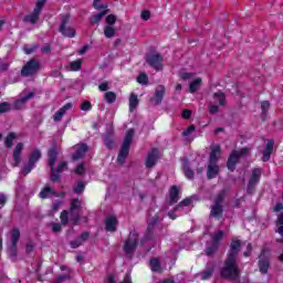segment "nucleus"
<instances>
[{
    "label": "nucleus",
    "instance_id": "nucleus-6",
    "mask_svg": "<svg viewBox=\"0 0 283 283\" xmlns=\"http://www.w3.org/2000/svg\"><path fill=\"white\" fill-rule=\"evenodd\" d=\"M70 14L62 15V22L60 24L59 31L63 36H66L67 39H74L76 36V30L74 28L70 27Z\"/></svg>",
    "mask_w": 283,
    "mask_h": 283
},
{
    "label": "nucleus",
    "instance_id": "nucleus-30",
    "mask_svg": "<svg viewBox=\"0 0 283 283\" xmlns=\"http://www.w3.org/2000/svg\"><path fill=\"white\" fill-rule=\"evenodd\" d=\"M14 140H17V133H9L4 139L7 149H12Z\"/></svg>",
    "mask_w": 283,
    "mask_h": 283
},
{
    "label": "nucleus",
    "instance_id": "nucleus-8",
    "mask_svg": "<svg viewBox=\"0 0 283 283\" xmlns=\"http://www.w3.org/2000/svg\"><path fill=\"white\" fill-rule=\"evenodd\" d=\"M163 55L160 53H150L146 56V63L157 72L163 70Z\"/></svg>",
    "mask_w": 283,
    "mask_h": 283
},
{
    "label": "nucleus",
    "instance_id": "nucleus-24",
    "mask_svg": "<svg viewBox=\"0 0 283 283\" xmlns=\"http://www.w3.org/2000/svg\"><path fill=\"white\" fill-rule=\"evenodd\" d=\"M49 156V165L51 167V171L54 169V165H56V158H59V153H56V148H51L48 153Z\"/></svg>",
    "mask_w": 283,
    "mask_h": 283
},
{
    "label": "nucleus",
    "instance_id": "nucleus-29",
    "mask_svg": "<svg viewBox=\"0 0 283 283\" xmlns=\"http://www.w3.org/2000/svg\"><path fill=\"white\" fill-rule=\"evenodd\" d=\"M191 202H193V197L186 198L174 208V211H182L185 207H189Z\"/></svg>",
    "mask_w": 283,
    "mask_h": 283
},
{
    "label": "nucleus",
    "instance_id": "nucleus-55",
    "mask_svg": "<svg viewBox=\"0 0 283 283\" xmlns=\"http://www.w3.org/2000/svg\"><path fill=\"white\" fill-rule=\"evenodd\" d=\"M196 132V126L190 125L186 130L182 132V136H191Z\"/></svg>",
    "mask_w": 283,
    "mask_h": 283
},
{
    "label": "nucleus",
    "instance_id": "nucleus-45",
    "mask_svg": "<svg viewBox=\"0 0 283 283\" xmlns=\"http://www.w3.org/2000/svg\"><path fill=\"white\" fill-rule=\"evenodd\" d=\"M74 193L81 196L85 191V184L83 181L77 182L76 187L73 189Z\"/></svg>",
    "mask_w": 283,
    "mask_h": 283
},
{
    "label": "nucleus",
    "instance_id": "nucleus-60",
    "mask_svg": "<svg viewBox=\"0 0 283 283\" xmlns=\"http://www.w3.org/2000/svg\"><path fill=\"white\" fill-rule=\"evenodd\" d=\"M33 168H34V164L29 161L28 165L23 169V175L28 176V174H30V171H32Z\"/></svg>",
    "mask_w": 283,
    "mask_h": 283
},
{
    "label": "nucleus",
    "instance_id": "nucleus-26",
    "mask_svg": "<svg viewBox=\"0 0 283 283\" xmlns=\"http://www.w3.org/2000/svg\"><path fill=\"white\" fill-rule=\"evenodd\" d=\"M51 196H54L55 198H59V192L54 191L51 187H45L40 192V198L45 200V198H49Z\"/></svg>",
    "mask_w": 283,
    "mask_h": 283
},
{
    "label": "nucleus",
    "instance_id": "nucleus-57",
    "mask_svg": "<svg viewBox=\"0 0 283 283\" xmlns=\"http://www.w3.org/2000/svg\"><path fill=\"white\" fill-rule=\"evenodd\" d=\"M81 244H83V243H82V241H81L80 238H77V239L71 241V243H70V245H71L72 249H78V247H81Z\"/></svg>",
    "mask_w": 283,
    "mask_h": 283
},
{
    "label": "nucleus",
    "instance_id": "nucleus-11",
    "mask_svg": "<svg viewBox=\"0 0 283 283\" xmlns=\"http://www.w3.org/2000/svg\"><path fill=\"white\" fill-rule=\"evenodd\" d=\"M167 90L165 88V85H158L155 90L154 96L150 98V103L153 105H160L163 103V98H165Z\"/></svg>",
    "mask_w": 283,
    "mask_h": 283
},
{
    "label": "nucleus",
    "instance_id": "nucleus-56",
    "mask_svg": "<svg viewBox=\"0 0 283 283\" xmlns=\"http://www.w3.org/2000/svg\"><path fill=\"white\" fill-rule=\"evenodd\" d=\"M51 180L52 182H59V180H61V175L59 172H54V169L51 170Z\"/></svg>",
    "mask_w": 283,
    "mask_h": 283
},
{
    "label": "nucleus",
    "instance_id": "nucleus-10",
    "mask_svg": "<svg viewBox=\"0 0 283 283\" xmlns=\"http://www.w3.org/2000/svg\"><path fill=\"white\" fill-rule=\"evenodd\" d=\"M136 247H138V235L130 232L128 239L124 243V251L127 253V255H132L134 251H136Z\"/></svg>",
    "mask_w": 283,
    "mask_h": 283
},
{
    "label": "nucleus",
    "instance_id": "nucleus-47",
    "mask_svg": "<svg viewBox=\"0 0 283 283\" xmlns=\"http://www.w3.org/2000/svg\"><path fill=\"white\" fill-rule=\"evenodd\" d=\"M46 2L48 0H38L33 10L40 12L41 14V12H43V7L45 6Z\"/></svg>",
    "mask_w": 283,
    "mask_h": 283
},
{
    "label": "nucleus",
    "instance_id": "nucleus-23",
    "mask_svg": "<svg viewBox=\"0 0 283 283\" xmlns=\"http://www.w3.org/2000/svg\"><path fill=\"white\" fill-rule=\"evenodd\" d=\"M178 200H180V190H178L177 186H172L170 188V201L169 205H176V202H178Z\"/></svg>",
    "mask_w": 283,
    "mask_h": 283
},
{
    "label": "nucleus",
    "instance_id": "nucleus-50",
    "mask_svg": "<svg viewBox=\"0 0 283 283\" xmlns=\"http://www.w3.org/2000/svg\"><path fill=\"white\" fill-rule=\"evenodd\" d=\"M80 109L82 112H90L92 109V103L90 101H85L80 105Z\"/></svg>",
    "mask_w": 283,
    "mask_h": 283
},
{
    "label": "nucleus",
    "instance_id": "nucleus-19",
    "mask_svg": "<svg viewBox=\"0 0 283 283\" xmlns=\"http://www.w3.org/2000/svg\"><path fill=\"white\" fill-rule=\"evenodd\" d=\"M223 212H224V210H223L222 206L213 203L210 207V217L211 218H217V220H220V218H222Z\"/></svg>",
    "mask_w": 283,
    "mask_h": 283
},
{
    "label": "nucleus",
    "instance_id": "nucleus-39",
    "mask_svg": "<svg viewBox=\"0 0 283 283\" xmlns=\"http://www.w3.org/2000/svg\"><path fill=\"white\" fill-rule=\"evenodd\" d=\"M104 98L106 101V103H108L109 105H113V103H116V93L109 91L106 92L104 95Z\"/></svg>",
    "mask_w": 283,
    "mask_h": 283
},
{
    "label": "nucleus",
    "instance_id": "nucleus-44",
    "mask_svg": "<svg viewBox=\"0 0 283 283\" xmlns=\"http://www.w3.org/2000/svg\"><path fill=\"white\" fill-rule=\"evenodd\" d=\"M137 83L140 85H147L149 83V77L145 73H140L137 77Z\"/></svg>",
    "mask_w": 283,
    "mask_h": 283
},
{
    "label": "nucleus",
    "instance_id": "nucleus-51",
    "mask_svg": "<svg viewBox=\"0 0 283 283\" xmlns=\"http://www.w3.org/2000/svg\"><path fill=\"white\" fill-rule=\"evenodd\" d=\"M25 103L27 102L23 99V97L18 99V101H15L13 103V109H23V105H25Z\"/></svg>",
    "mask_w": 283,
    "mask_h": 283
},
{
    "label": "nucleus",
    "instance_id": "nucleus-25",
    "mask_svg": "<svg viewBox=\"0 0 283 283\" xmlns=\"http://www.w3.org/2000/svg\"><path fill=\"white\" fill-rule=\"evenodd\" d=\"M262 255H264V252H262V254L260 256L261 259L259 261V269H260L261 273L266 274V273H269V266H271V264L269 262V259H264V258H262Z\"/></svg>",
    "mask_w": 283,
    "mask_h": 283
},
{
    "label": "nucleus",
    "instance_id": "nucleus-34",
    "mask_svg": "<svg viewBox=\"0 0 283 283\" xmlns=\"http://www.w3.org/2000/svg\"><path fill=\"white\" fill-rule=\"evenodd\" d=\"M138 107V96L134 93L129 97V112H134Z\"/></svg>",
    "mask_w": 283,
    "mask_h": 283
},
{
    "label": "nucleus",
    "instance_id": "nucleus-49",
    "mask_svg": "<svg viewBox=\"0 0 283 283\" xmlns=\"http://www.w3.org/2000/svg\"><path fill=\"white\" fill-rule=\"evenodd\" d=\"M10 109H11L10 103L8 102L0 103V114H6L7 112H10Z\"/></svg>",
    "mask_w": 283,
    "mask_h": 283
},
{
    "label": "nucleus",
    "instance_id": "nucleus-58",
    "mask_svg": "<svg viewBox=\"0 0 283 283\" xmlns=\"http://www.w3.org/2000/svg\"><path fill=\"white\" fill-rule=\"evenodd\" d=\"M67 280H72V276H70V274H62V275L57 276L56 282L63 283Z\"/></svg>",
    "mask_w": 283,
    "mask_h": 283
},
{
    "label": "nucleus",
    "instance_id": "nucleus-61",
    "mask_svg": "<svg viewBox=\"0 0 283 283\" xmlns=\"http://www.w3.org/2000/svg\"><path fill=\"white\" fill-rule=\"evenodd\" d=\"M75 174H77V176H83V174H85V165L80 164L75 169Z\"/></svg>",
    "mask_w": 283,
    "mask_h": 283
},
{
    "label": "nucleus",
    "instance_id": "nucleus-48",
    "mask_svg": "<svg viewBox=\"0 0 283 283\" xmlns=\"http://www.w3.org/2000/svg\"><path fill=\"white\" fill-rule=\"evenodd\" d=\"M116 24V15L109 14L106 17V25H109L111 28H114Z\"/></svg>",
    "mask_w": 283,
    "mask_h": 283
},
{
    "label": "nucleus",
    "instance_id": "nucleus-64",
    "mask_svg": "<svg viewBox=\"0 0 283 283\" xmlns=\"http://www.w3.org/2000/svg\"><path fill=\"white\" fill-rule=\"evenodd\" d=\"M35 94L36 93L34 91H32V92L28 93L24 97H22V99H24V102L28 103V101L34 98Z\"/></svg>",
    "mask_w": 283,
    "mask_h": 283
},
{
    "label": "nucleus",
    "instance_id": "nucleus-53",
    "mask_svg": "<svg viewBox=\"0 0 283 283\" xmlns=\"http://www.w3.org/2000/svg\"><path fill=\"white\" fill-rule=\"evenodd\" d=\"M218 251V245L216 243H212L211 247H208L206 249V255H213Z\"/></svg>",
    "mask_w": 283,
    "mask_h": 283
},
{
    "label": "nucleus",
    "instance_id": "nucleus-3",
    "mask_svg": "<svg viewBox=\"0 0 283 283\" xmlns=\"http://www.w3.org/2000/svg\"><path fill=\"white\" fill-rule=\"evenodd\" d=\"M134 134H135L134 128L128 129L126 133L124 143L122 145V148L117 157V163L119 165H124L125 160H127V156H129V147L132 145V140H134Z\"/></svg>",
    "mask_w": 283,
    "mask_h": 283
},
{
    "label": "nucleus",
    "instance_id": "nucleus-35",
    "mask_svg": "<svg viewBox=\"0 0 283 283\" xmlns=\"http://www.w3.org/2000/svg\"><path fill=\"white\" fill-rule=\"evenodd\" d=\"M224 198H227V190L219 191L214 198L213 205L222 206V202H224Z\"/></svg>",
    "mask_w": 283,
    "mask_h": 283
},
{
    "label": "nucleus",
    "instance_id": "nucleus-18",
    "mask_svg": "<svg viewBox=\"0 0 283 283\" xmlns=\"http://www.w3.org/2000/svg\"><path fill=\"white\" fill-rule=\"evenodd\" d=\"M218 174H220V167L216 164L209 163L208 169H207L208 180H213V178L218 177Z\"/></svg>",
    "mask_w": 283,
    "mask_h": 283
},
{
    "label": "nucleus",
    "instance_id": "nucleus-28",
    "mask_svg": "<svg viewBox=\"0 0 283 283\" xmlns=\"http://www.w3.org/2000/svg\"><path fill=\"white\" fill-rule=\"evenodd\" d=\"M109 12V10L102 11L99 13H96L91 18V25H98L101 21H103V17H105Z\"/></svg>",
    "mask_w": 283,
    "mask_h": 283
},
{
    "label": "nucleus",
    "instance_id": "nucleus-31",
    "mask_svg": "<svg viewBox=\"0 0 283 283\" xmlns=\"http://www.w3.org/2000/svg\"><path fill=\"white\" fill-rule=\"evenodd\" d=\"M150 269L154 273H163V268L160 266V261L156 258L150 260Z\"/></svg>",
    "mask_w": 283,
    "mask_h": 283
},
{
    "label": "nucleus",
    "instance_id": "nucleus-12",
    "mask_svg": "<svg viewBox=\"0 0 283 283\" xmlns=\"http://www.w3.org/2000/svg\"><path fill=\"white\" fill-rule=\"evenodd\" d=\"M74 149V154L72 156L73 160H81V158L85 157V154H87V149L88 147L86 146V144H77L73 147Z\"/></svg>",
    "mask_w": 283,
    "mask_h": 283
},
{
    "label": "nucleus",
    "instance_id": "nucleus-54",
    "mask_svg": "<svg viewBox=\"0 0 283 283\" xmlns=\"http://www.w3.org/2000/svg\"><path fill=\"white\" fill-rule=\"evenodd\" d=\"M93 7L95 10H105L107 8V4H101V0H94Z\"/></svg>",
    "mask_w": 283,
    "mask_h": 283
},
{
    "label": "nucleus",
    "instance_id": "nucleus-20",
    "mask_svg": "<svg viewBox=\"0 0 283 283\" xmlns=\"http://www.w3.org/2000/svg\"><path fill=\"white\" fill-rule=\"evenodd\" d=\"M210 149H211V153L209 157V163L216 164L218 163V156H220V151H221L220 145H212Z\"/></svg>",
    "mask_w": 283,
    "mask_h": 283
},
{
    "label": "nucleus",
    "instance_id": "nucleus-15",
    "mask_svg": "<svg viewBox=\"0 0 283 283\" xmlns=\"http://www.w3.org/2000/svg\"><path fill=\"white\" fill-rule=\"evenodd\" d=\"M40 17H41V13L33 9L31 13L27 14L23 18V23H30L31 25H36V23H39Z\"/></svg>",
    "mask_w": 283,
    "mask_h": 283
},
{
    "label": "nucleus",
    "instance_id": "nucleus-37",
    "mask_svg": "<svg viewBox=\"0 0 283 283\" xmlns=\"http://www.w3.org/2000/svg\"><path fill=\"white\" fill-rule=\"evenodd\" d=\"M60 220L62 227H67V223L70 222V211L63 210L60 214Z\"/></svg>",
    "mask_w": 283,
    "mask_h": 283
},
{
    "label": "nucleus",
    "instance_id": "nucleus-62",
    "mask_svg": "<svg viewBox=\"0 0 283 283\" xmlns=\"http://www.w3.org/2000/svg\"><path fill=\"white\" fill-rule=\"evenodd\" d=\"M99 92H107L109 90V82H104L98 85Z\"/></svg>",
    "mask_w": 283,
    "mask_h": 283
},
{
    "label": "nucleus",
    "instance_id": "nucleus-16",
    "mask_svg": "<svg viewBox=\"0 0 283 283\" xmlns=\"http://www.w3.org/2000/svg\"><path fill=\"white\" fill-rule=\"evenodd\" d=\"M73 105L72 103H66L63 107H61L54 115L53 120L55 123H61L63 120L64 114H66L67 109H72Z\"/></svg>",
    "mask_w": 283,
    "mask_h": 283
},
{
    "label": "nucleus",
    "instance_id": "nucleus-41",
    "mask_svg": "<svg viewBox=\"0 0 283 283\" xmlns=\"http://www.w3.org/2000/svg\"><path fill=\"white\" fill-rule=\"evenodd\" d=\"M223 238H224V231L220 230L216 232L214 235L212 237V244H217V247H219L220 240H222Z\"/></svg>",
    "mask_w": 283,
    "mask_h": 283
},
{
    "label": "nucleus",
    "instance_id": "nucleus-4",
    "mask_svg": "<svg viewBox=\"0 0 283 283\" xmlns=\"http://www.w3.org/2000/svg\"><path fill=\"white\" fill-rule=\"evenodd\" d=\"M243 156H251L250 148H241L240 150H233L227 161V167L230 171H235V165Z\"/></svg>",
    "mask_w": 283,
    "mask_h": 283
},
{
    "label": "nucleus",
    "instance_id": "nucleus-1",
    "mask_svg": "<svg viewBox=\"0 0 283 283\" xmlns=\"http://www.w3.org/2000/svg\"><path fill=\"white\" fill-rule=\"evenodd\" d=\"M240 249H242V242L240 240H232L224 265L221 269V277H224V280L237 283L240 282V270L238 269V254L240 253Z\"/></svg>",
    "mask_w": 283,
    "mask_h": 283
},
{
    "label": "nucleus",
    "instance_id": "nucleus-63",
    "mask_svg": "<svg viewBox=\"0 0 283 283\" xmlns=\"http://www.w3.org/2000/svg\"><path fill=\"white\" fill-rule=\"evenodd\" d=\"M27 253H32L34 251V243L32 241H29L25 247Z\"/></svg>",
    "mask_w": 283,
    "mask_h": 283
},
{
    "label": "nucleus",
    "instance_id": "nucleus-40",
    "mask_svg": "<svg viewBox=\"0 0 283 283\" xmlns=\"http://www.w3.org/2000/svg\"><path fill=\"white\" fill-rule=\"evenodd\" d=\"M200 83H202V80L200 77L196 78L193 82L190 83L189 91L191 94L198 92V87H200Z\"/></svg>",
    "mask_w": 283,
    "mask_h": 283
},
{
    "label": "nucleus",
    "instance_id": "nucleus-13",
    "mask_svg": "<svg viewBox=\"0 0 283 283\" xmlns=\"http://www.w3.org/2000/svg\"><path fill=\"white\" fill-rule=\"evenodd\" d=\"M156 163H158V148H153V150L148 154L146 159L147 169L156 167Z\"/></svg>",
    "mask_w": 283,
    "mask_h": 283
},
{
    "label": "nucleus",
    "instance_id": "nucleus-27",
    "mask_svg": "<svg viewBox=\"0 0 283 283\" xmlns=\"http://www.w3.org/2000/svg\"><path fill=\"white\" fill-rule=\"evenodd\" d=\"M184 163V174L188 180H193V170L189 167V160L182 159Z\"/></svg>",
    "mask_w": 283,
    "mask_h": 283
},
{
    "label": "nucleus",
    "instance_id": "nucleus-59",
    "mask_svg": "<svg viewBox=\"0 0 283 283\" xmlns=\"http://www.w3.org/2000/svg\"><path fill=\"white\" fill-rule=\"evenodd\" d=\"M140 17L144 21H149V19H151V12H149V10H144Z\"/></svg>",
    "mask_w": 283,
    "mask_h": 283
},
{
    "label": "nucleus",
    "instance_id": "nucleus-43",
    "mask_svg": "<svg viewBox=\"0 0 283 283\" xmlns=\"http://www.w3.org/2000/svg\"><path fill=\"white\" fill-rule=\"evenodd\" d=\"M82 66H83L82 60H76L70 63V67L72 72H78V70H81Z\"/></svg>",
    "mask_w": 283,
    "mask_h": 283
},
{
    "label": "nucleus",
    "instance_id": "nucleus-14",
    "mask_svg": "<svg viewBox=\"0 0 283 283\" xmlns=\"http://www.w3.org/2000/svg\"><path fill=\"white\" fill-rule=\"evenodd\" d=\"M275 145V142L273 139L268 140L265 145V149L263 150V163H269L271 160V154H273V147Z\"/></svg>",
    "mask_w": 283,
    "mask_h": 283
},
{
    "label": "nucleus",
    "instance_id": "nucleus-38",
    "mask_svg": "<svg viewBox=\"0 0 283 283\" xmlns=\"http://www.w3.org/2000/svg\"><path fill=\"white\" fill-rule=\"evenodd\" d=\"M271 107V103L269 101H264L261 103V109H262V119L266 120V114L269 113V109Z\"/></svg>",
    "mask_w": 283,
    "mask_h": 283
},
{
    "label": "nucleus",
    "instance_id": "nucleus-36",
    "mask_svg": "<svg viewBox=\"0 0 283 283\" xmlns=\"http://www.w3.org/2000/svg\"><path fill=\"white\" fill-rule=\"evenodd\" d=\"M213 98H214V101H218L219 105H221V106L227 105V103H226L227 96L224 95V93H222V92L214 93Z\"/></svg>",
    "mask_w": 283,
    "mask_h": 283
},
{
    "label": "nucleus",
    "instance_id": "nucleus-17",
    "mask_svg": "<svg viewBox=\"0 0 283 283\" xmlns=\"http://www.w3.org/2000/svg\"><path fill=\"white\" fill-rule=\"evenodd\" d=\"M216 271V265L213 263H208L206 266V270L199 273V276L201 280H210V277L213 276V273Z\"/></svg>",
    "mask_w": 283,
    "mask_h": 283
},
{
    "label": "nucleus",
    "instance_id": "nucleus-33",
    "mask_svg": "<svg viewBox=\"0 0 283 283\" xmlns=\"http://www.w3.org/2000/svg\"><path fill=\"white\" fill-rule=\"evenodd\" d=\"M104 35L106 36V39H114V36H116V29L111 25H105Z\"/></svg>",
    "mask_w": 283,
    "mask_h": 283
},
{
    "label": "nucleus",
    "instance_id": "nucleus-9",
    "mask_svg": "<svg viewBox=\"0 0 283 283\" xmlns=\"http://www.w3.org/2000/svg\"><path fill=\"white\" fill-rule=\"evenodd\" d=\"M260 178H262V169L261 168L252 169V174L248 182V193L252 195L255 192V185L260 182Z\"/></svg>",
    "mask_w": 283,
    "mask_h": 283
},
{
    "label": "nucleus",
    "instance_id": "nucleus-42",
    "mask_svg": "<svg viewBox=\"0 0 283 283\" xmlns=\"http://www.w3.org/2000/svg\"><path fill=\"white\" fill-rule=\"evenodd\" d=\"M114 135V132L111 130V133L106 134V137L104 139V143L108 149H112L114 147V140H112V136Z\"/></svg>",
    "mask_w": 283,
    "mask_h": 283
},
{
    "label": "nucleus",
    "instance_id": "nucleus-22",
    "mask_svg": "<svg viewBox=\"0 0 283 283\" xmlns=\"http://www.w3.org/2000/svg\"><path fill=\"white\" fill-rule=\"evenodd\" d=\"M116 227H118V219L116 217H108L106 219V231L114 233L116 231Z\"/></svg>",
    "mask_w": 283,
    "mask_h": 283
},
{
    "label": "nucleus",
    "instance_id": "nucleus-52",
    "mask_svg": "<svg viewBox=\"0 0 283 283\" xmlns=\"http://www.w3.org/2000/svg\"><path fill=\"white\" fill-rule=\"evenodd\" d=\"M51 227H52V232L53 233H61V231L63 229V224L56 223V222H52Z\"/></svg>",
    "mask_w": 283,
    "mask_h": 283
},
{
    "label": "nucleus",
    "instance_id": "nucleus-7",
    "mask_svg": "<svg viewBox=\"0 0 283 283\" xmlns=\"http://www.w3.org/2000/svg\"><path fill=\"white\" fill-rule=\"evenodd\" d=\"M21 238V231L19 229H13L11 232V245L8 248V255L11 260H17V244L19 243V239Z\"/></svg>",
    "mask_w": 283,
    "mask_h": 283
},
{
    "label": "nucleus",
    "instance_id": "nucleus-2",
    "mask_svg": "<svg viewBox=\"0 0 283 283\" xmlns=\"http://www.w3.org/2000/svg\"><path fill=\"white\" fill-rule=\"evenodd\" d=\"M85 207V201L83 199L73 198L70 201V218L74 227L78 226L81 222V216H83V208Z\"/></svg>",
    "mask_w": 283,
    "mask_h": 283
},
{
    "label": "nucleus",
    "instance_id": "nucleus-21",
    "mask_svg": "<svg viewBox=\"0 0 283 283\" xmlns=\"http://www.w3.org/2000/svg\"><path fill=\"white\" fill-rule=\"evenodd\" d=\"M21 151H23V143H19L13 149V161L15 163V167H19L21 164Z\"/></svg>",
    "mask_w": 283,
    "mask_h": 283
},
{
    "label": "nucleus",
    "instance_id": "nucleus-32",
    "mask_svg": "<svg viewBox=\"0 0 283 283\" xmlns=\"http://www.w3.org/2000/svg\"><path fill=\"white\" fill-rule=\"evenodd\" d=\"M39 160H41V150L34 149L29 157V163H31V165H36Z\"/></svg>",
    "mask_w": 283,
    "mask_h": 283
},
{
    "label": "nucleus",
    "instance_id": "nucleus-46",
    "mask_svg": "<svg viewBox=\"0 0 283 283\" xmlns=\"http://www.w3.org/2000/svg\"><path fill=\"white\" fill-rule=\"evenodd\" d=\"M66 169H67V163L61 161L57 164L55 171H56V174H63V171H66Z\"/></svg>",
    "mask_w": 283,
    "mask_h": 283
},
{
    "label": "nucleus",
    "instance_id": "nucleus-5",
    "mask_svg": "<svg viewBox=\"0 0 283 283\" xmlns=\"http://www.w3.org/2000/svg\"><path fill=\"white\" fill-rule=\"evenodd\" d=\"M39 70H41V62H39V60L31 59L22 67L21 76H34V74H38Z\"/></svg>",
    "mask_w": 283,
    "mask_h": 283
}]
</instances>
